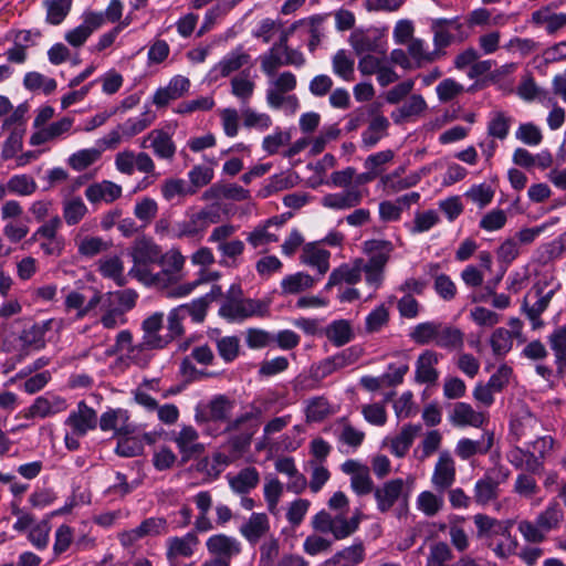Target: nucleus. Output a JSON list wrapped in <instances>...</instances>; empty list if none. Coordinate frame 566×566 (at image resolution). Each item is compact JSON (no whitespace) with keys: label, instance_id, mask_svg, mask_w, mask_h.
<instances>
[{"label":"nucleus","instance_id":"8","mask_svg":"<svg viewBox=\"0 0 566 566\" xmlns=\"http://www.w3.org/2000/svg\"><path fill=\"white\" fill-rule=\"evenodd\" d=\"M114 165L117 171L127 176L138 171L155 179L158 177L155 161L146 151H134L132 149L118 151L115 155Z\"/></svg>","mask_w":566,"mask_h":566},{"label":"nucleus","instance_id":"4","mask_svg":"<svg viewBox=\"0 0 566 566\" xmlns=\"http://www.w3.org/2000/svg\"><path fill=\"white\" fill-rule=\"evenodd\" d=\"M160 252V247L151 239L146 237L137 238L128 251L133 261L129 275L147 285L148 281L153 279V264L159 260Z\"/></svg>","mask_w":566,"mask_h":566},{"label":"nucleus","instance_id":"35","mask_svg":"<svg viewBox=\"0 0 566 566\" xmlns=\"http://www.w3.org/2000/svg\"><path fill=\"white\" fill-rule=\"evenodd\" d=\"M420 181L417 174L401 176L400 174H386L379 179V187L387 196H392L402 190L415 187Z\"/></svg>","mask_w":566,"mask_h":566},{"label":"nucleus","instance_id":"40","mask_svg":"<svg viewBox=\"0 0 566 566\" xmlns=\"http://www.w3.org/2000/svg\"><path fill=\"white\" fill-rule=\"evenodd\" d=\"M365 549L361 543H355L337 552L325 562V566H357L364 560Z\"/></svg>","mask_w":566,"mask_h":566},{"label":"nucleus","instance_id":"16","mask_svg":"<svg viewBox=\"0 0 566 566\" xmlns=\"http://www.w3.org/2000/svg\"><path fill=\"white\" fill-rule=\"evenodd\" d=\"M129 412L125 409H109L102 413L98 426L102 431H113L114 436H128L135 431V424L129 421Z\"/></svg>","mask_w":566,"mask_h":566},{"label":"nucleus","instance_id":"9","mask_svg":"<svg viewBox=\"0 0 566 566\" xmlns=\"http://www.w3.org/2000/svg\"><path fill=\"white\" fill-rule=\"evenodd\" d=\"M377 509L381 512H388L396 503L406 504L409 496L407 482L401 479H392L374 491Z\"/></svg>","mask_w":566,"mask_h":566},{"label":"nucleus","instance_id":"29","mask_svg":"<svg viewBox=\"0 0 566 566\" xmlns=\"http://www.w3.org/2000/svg\"><path fill=\"white\" fill-rule=\"evenodd\" d=\"M476 536L486 542L488 545L511 527L509 521H500L486 514H475L473 517Z\"/></svg>","mask_w":566,"mask_h":566},{"label":"nucleus","instance_id":"18","mask_svg":"<svg viewBox=\"0 0 566 566\" xmlns=\"http://www.w3.org/2000/svg\"><path fill=\"white\" fill-rule=\"evenodd\" d=\"M455 481V462L449 451L439 454L431 476L432 485L440 492L449 489Z\"/></svg>","mask_w":566,"mask_h":566},{"label":"nucleus","instance_id":"20","mask_svg":"<svg viewBox=\"0 0 566 566\" xmlns=\"http://www.w3.org/2000/svg\"><path fill=\"white\" fill-rule=\"evenodd\" d=\"M233 410V401L219 395L212 398L206 406V411H196L195 420L202 424L208 421H228Z\"/></svg>","mask_w":566,"mask_h":566},{"label":"nucleus","instance_id":"48","mask_svg":"<svg viewBox=\"0 0 566 566\" xmlns=\"http://www.w3.org/2000/svg\"><path fill=\"white\" fill-rule=\"evenodd\" d=\"M97 268L102 276L113 280L117 285L125 284L124 263L120 256H104L98 260Z\"/></svg>","mask_w":566,"mask_h":566},{"label":"nucleus","instance_id":"45","mask_svg":"<svg viewBox=\"0 0 566 566\" xmlns=\"http://www.w3.org/2000/svg\"><path fill=\"white\" fill-rule=\"evenodd\" d=\"M388 127L389 120L385 116H375L361 134L363 146L367 149L375 147L387 135Z\"/></svg>","mask_w":566,"mask_h":566},{"label":"nucleus","instance_id":"14","mask_svg":"<svg viewBox=\"0 0 566 566\" xmlns=\"http://www.w3.org/2000/svg\"><path fill=\"white\" fill-rule=\"evenodd\" d=\"M349 42L358 56L370 53H386L388 50L386 36L377 31H354L349 36Z\"/></svg>","mask_w":566,"mask_h":566},{"label":"nucleus","instance_id":"63","mask_svg":"<svg viewBox=\"0 0 566 566\" xmlns=\"http://www.w3.org/2000/svg\"><path fill=\"white\" fill-rule=\"evenodd\" d=\"M160 192L166 201H172L174 199L179 197L193 195L196 192V189L189 187L184 179L169 178L163 182L160 187Z\"/></svg>","mask_w":566,"mask_h":566},{"label":"nucleus","instance_id":"58","mask_svg":"<svg viewBox=\"0 0 566 566\" xmlns=\"http://www.w3.org/2000/svg\"><path fill=\"white\" fill-rule=\"evenodd\" d=\"M368 250L371 252V256L365 264L384 270L392 252L391 242L382 240L370 241L368 242Z\"/></svg>","mask_w":566,"mask_h":566},{"label":"nucleus","instance_id":"49","mask_svg":"<svg viewBox=\"0 0 566 566\" xmlns=\"http://www.w3.org/2000/svg\"><path fill=\"white\" fill-rule=\"evenodd\" d=\"M537 300L534 304L528 305L526 301H524L522 310L526 314L527 318L532 324L533 329H537L543 326V321L541 319V315L547 308L551 298L553 296V291H549L545 294H542V291H537Z\"/></svg>","mask_w":566,"mask_h":566},{"label":"nucleus","instance_id":"31","mask_svg":"<svg viewBox=\"0 0 566 566\" xmlns=\"http://www.w3.org/2000/svg\"><path fill=\"white\" fill-rule=\"evenodd\" d=\"M198 439V431L192 426L184 424L180 427V430L175 433L172 441L176 443L182 459L188 460L195 453H199L203 450Z\"/></svg>","mask_w":566,"mask_h":566},{"label":"nucleus","instance_id":"13","mask_svg":"<svg viewBox=\"0 0 566 566\" xmlns=\"http://www.w3.org/2000/svg\"><path fill=\"white\" fill-rule=\"evenodd\" d=\"M97 424L98 418L96 411L83 400L77 403L76 408L73 409L64 420V426L75 434L86 436L90 431L94 430Z\"/></svg>","mask_w":566,"mask_h":566},{"label":"nucleus","instance_id":"64","mask_svg":"<svg viewBox=\"0 0 566 566\" xmlns=\"http://www.w3.org/2000/svg\"><path fill=\"white\" fill-rule=\"evenodd\" d=\"M10 195L28 197L33 195L38 189L35 179L27 174L13 175L8 180Z\"/></svg>","mask_w":566,"mask_h":566},{"label":"nucleus","instance_id":"33","mask_svg":"<svg viewBox=\"0 0 566 566\" xmlns=\"http://www.w3.org/2000/svg\"><path fill=\"white\" fill-rule=\"evenodd\" d=\"M270 528L266 514L252 513L239 528L240 534L252 545L256 544Z\"/></svg>","mask_w":566,"mask_h":566},{"label":"nucleus","instance_id":"2","mask_svg":"<svg viewBox=\"0 0 566 566\" xmlns=\"http://www.w3.org/2000/svg\"><path fill=\"white\" fill-rule=\"evenodd\" d=\"M268 312L265 302L242 297V290L235 284L230 286L219 308V315L231 323H240L254 316L263 317Z\"/></svg>","mask_w":566,"mask_h":566},{"label":"nucleus","instance_id":"56","mask_svg":"<svg viewBox=\"0 0 566 566\" xmlns=\"http://www.w3.org/2000/svg\"><path fill=\"white\" fill-rule=\"evenodd\" d=\"M513 334L504 328L497 327L489 338L492 353L496 357L506 356L513 348Z\"/></svg>","mask_w":566,"mask_h":566},{"label":"nucleus","instance_id":"43","mask_svg":"<svg viewBox=\"0 0 566 566\" xmlns=\"http://www.w3.org/2000/svg\"><path fill=\"white\" fill-rule=\"evenodd\" d=\"M532 21L537 25H544L546 31L553 34L566 25V13H556L549 7H544L532 13Z\"/></svg>","mask_w":566,"mask_h":566},{"label":"nucleus","instance_id":"11","mask_svg":"<svg viewBox=\"0 0 566 566\" xmlns=\"http://www.w3.org/2000/svg\"><path fill=\"white\" fill-rule=\"evenodd\" d=\"M139 146L151 149L155 157L166 161H171L177 151L172 136L165 129H153L140 139Z\"/></svg>","mask_w":566,"mask_h":566},{"label":"nucleus","instance_id":"12","mask_svg":"<svg viewBox=\"0 0 566 566\" xmlns=\"http://www.w3.org/2000/svg\"><path fill=\"white\" fill-rule=\"evenodd\" d=\"M67 409L66 399L53 392H45L34 399L27 409L24 417L27 419H44L54 417Z\"/></svg>","mask_w":566,"mask_h":566},{"label":"nucleus","instance_id":"27","mask_svg":"<svg viewBox=\"0 0 566 566\" xmlns=\"http://www.w3.org/2000/svg\"><path fill=\"white\" fill-rule=\"evenodd\" d=\"M488 415L475 410L470 403L457 402L450 413V421L455 427L482 428Z\"/></svg>","mask_w":566,"mask_h":566},{"label":"nucleus","instance_id":"19","mask_svg":"<svg viewBox=\"0 0 566 566\" xmlns=\"http://www.w3.org/2000/svg\"><path fill=\"white\" fill-rule=\"evenodd\" d=\"M207 551L214 558H224L227 562L241 553V543L233 536L226 534L211 535L206 542Z\"/></svg>","mask_w":566,"mask_h":566},{"label":"nucleus","instance_id":"36","mask_svg":"<svg viewBox=\"0 0 566 566\" xmlns=\"http://www.w3.org/2000/svg\"><path fill=\"white\" fill-rule=\"evenodd\" d=\"M88 213V208L80 196H69L62 200V222L67 226L78 224Z\"/></svg>","mask_w":566,"mask_h":566},{"label":"nucleus","instance_id":"42","mask_svg":"<svg viewBox=\"0 0 566 566\" xmlns=\"http://www.w3.org/2000/svg\"><path fill=\"white\" fill-rule=\"evenodd\" d=\"M156 115L145 105V111L135 117L127 118L123 124L119 125V129L126 139H129L146 128H148L155 120Z\"/></svg>","mask_w":566,"mask_h":566},{"label":"nucleus","instance_id":"61","mask_svg":"<svg viewBox=\"0 0 566 566\" xmlns=\"http://www.w3.org/2000/svg\"><path fill=\"white\" fill-rule=\"evenodd\" d=\"M77 252L83 258H94L108 249V243L101 237L85 235L76 238Z\"/></svg>","mask_w":566,"mask_h":566},{"label":"nucleus","instance_id":"32","mask_svg":"<svg viewBox=\"0 0 566 566\" xmlns=\"http://www.w3.org/2000/svg\"><path fill=\"white\" fill-rule=\"evenodd\" d=\"M506 459L515 469L530 473H539L544 468L543 461L534 452L518 447L512 448L507 452Z\"/></svg>","mask_w":566,"mask_h":566},{"label":"nucleus","instance_id":"39","mask_svg":"<svg viewBox=\"0 0 566 566\" xmlns=\"http://www.w3.org/2000/svg\"><path fill=\"white\" fill-rule=\"evenodd\" d=\"M326 15L315 14L297 21L300 27H305L308 34V50L315 51L326 34Z\"/></svg>","mask_w":566,"mask_h":566},{"label":"nucleus","instance_id":"5","mask_svg":"<svg viewBox=\"0 0 566 566\" xmlns=\"http://www.w3.org/2000/svg\"><path fill=\"white\" fill-rule=\"evenodd\" d=\"M157 263L160 265L161 270L158 272L153 271V279L148 281L146 286L168 289L184 279L186 258L179 249L171 248L165 253L160 252Z\"/></svg>","mask_w":566,"mask_h":566},{"label":"nucleus","instance_id":"52","mask_svg":"<svg viewBox=\"0 0 566 566\" xmlns=\"http://www.w3.org/2000/svg\"><path fill=\"white\" fill-rule=\"evenodd\" d=\"M50 533V518L45 517L42 518L41 521H36V523L32 527H30L29 532L27 533V538L35 549L44 551L49 546Z\"/></svg>","mask_w":566,"mask_h":566},{"label":"nucleus","instance_id":"55","mask_svg":"<svg viewBox=\"0 0 566 566\" xmlns=\"http://www.w3.org/2000/svg\"><path fill=\"white\" fill-rule=\"evenodd\" d=\"M537 523L546 533L559 526L564 520V512L557 501H551L546 509L541 512L537 517Z\"/></svg>","mask_w":566,"mask_h":566},{"label":"nucleus","instance_id":"3","mask_svg":"<svg viewBox=\"0 0 566 566\" xmlns=\"http://www.w3.org/2000/svg\"><path fill=\"white\" fill-rule=\"evenodd\" d=\"M218 207L208 206L200 210L187 209L185 218L174 223V239L201 240L209 224L220 222Z\"/></svg>","mask_w":566,"mask_h":566},{"label":"nucleus","instance_id":"46","mask_svg":"<svg viewBox=\"0 0 566 566\" xmlns=\"http://www.w3.org/2000/svg\"><path fill=\"white\" fill-rule=\"evenodd\" d=\"M279 228L280 223L271 219L250 232L247 240L254 248L276 242L279 240Z\"/></svg>","mask_w":566,"mask_h":566},{"label":"nucleus","instance_id":"7","mask_svg":"<svg viewBox=\"0 0 566 566\" xmlns=\"http://www.w3.org/2000/svg\"><path fill=\"white\" fill-rule=\"evenodd\" d=\"M199 546L196 532H187L181 536H170L165 541V555L169 566H193V563H182V559L195 555Z\"/></svg>","mask_w":566,"mask_h":566},{"label":"nucleus","instance_id":"62","mask_svg":"<svg viewBox=\"0 0 566 566\" xmlns=\"http://www.w3.org/2000/svg\"><path fill=\"white\" fill-rule=\"evenodd\" d=\"M358 515L346 518L343 513H338L333 516L329 534H332L335 539H343L352 535L358 528Z\"/></svg>","mask_w":566,"mask_h":566},{"label":"nucleus","instance_id":"25","mask_svg":"<svg viewBox=\"0 0 566 566\" xmlns=\"http://www.w3.org/2000/svg\"><path fill=\"white\" fill-rule=\"evenodd\" d=\"M164 325V313L156 312L143 321V345L148 348H163L168 344V338L160 335Z\"/></svg>","mask_w":566,"mask_h":566},{"label":"nucleus","instance_id":"41","mask_svg":"<svg viewBox=\"0 0 566 566\" xmlns=\"http://www.w3.org/2000/svg\"><path fill=\"white\" fill-rule=\"evenodd\" d=\"M493 443L492 434H488L486 441H484V434L481 440H472L469 438H462L455 446V454L462 459L468 460L475 454L486 453Z\"/></svg>","mask_w":566,"mask_h":566},{"label":"nucleus","instance_id":"60","mask_svg":"<svg viewBox=\"0 0 566 566\" xmlns=\"http://www.w3.org/2000/svg\"><path fill=\"white\" fill-rule=\"evenodd\" d=\"M355 61L345 50H338L332 59V67L335 75L344 81H352L355 72Z\"/></svg>","mask_w":566,"mask_h":566},{"label":"nucleus","instance_id":"47","mask_svg":"<svg viewBox=\"0 0 566 566\" xmlns=\"http://www.w3.org/2000/svg\"><path fill=\"white\" fill-rule=\"evenodd\" d=\"M315 279L305 272H296L286 275L281 281L283 294H298L311 290L315 285Z\"/></svg>","mask_w":566,"mask_h":566},{"label":"nucleus","instance_id":"34","mask_svg":"<svg viewBox=\"0 0 566 566\" xmlns=\"http://www.w3.org/2000/svg\"><path fill=\"white\" fill-rule=\"evenodd\" d=\"M120 196L122 187L109 180L90 185L85 190V197L92 203L99 201L113 202Z\"/></svg>","mask_w":566,"mask_h":566},{"label":"nucleus","instance_id":"6","mask_svg":"<svg viewBox=\"0 0 566 566\" xmlns=\"http://www.w3.org/2000/svg\"><path fill=\"white\" fill-rule=\"evenodd\" d=\"M62 218L52 216L33 233L32 239L39 243L40 250L46 256H60L65 249V238L60 234Z\"/></svg>","mask_w":566,"mask_h":566},{"label":"nucleus","instance_id":"15","mask_svg":"<svg viewBox=\"0 0 566 566\" xmlns=\"http://www.w3.org/2000/svg\"><path fill=\"white\" fill-rule=\"evenodd\" d=\"M102 27V17L87 10L82 14V23L69 30L64 40L73 48L83 46L92 33Z\"/></svg>","mask_w":566,"mask_h":566},{"label":"nucleus","instance_id":"37","mask_svg":"<svg viewBox=\"0 0 566 566\" xmlns=\"http://www.w3.org/2000/svg\"><path fill=\"white\" fill-rule=\"evenodd\" d=\"M228 481L231 490L238 494H247L260 481L259 472L253 467L242 469L235 475H228Z\"/></svg>","mask_w":566,"mask_h":566},{"label":"nucleus","instance_id":"17","mask_svg":"<svg viewBox=\"0 0 566 566\" xmlns=\"http://www.w3.org/2000/svg\"><path fill=\"white\" fill-rule=\"evenodd\" d=\"M359 348L349 347L333 356L321 360L315 367V375L317 377H326L342 368L356 363L359 358Z\"/></svg>","mask_w":566,"mask_h":566},{"label":"nucleus","instance_id":"21","mask_svg":"<svg viewBox=\"0 0 566 566\" xmlns=\"http://www.w3.org/2000/svg\"><path fill=\"white\" fill-rule=\"evenodd\" d=\"M101 300V292L95 291L87 300L80 291H69L64 298V307L66 312H75L77 318L90 316L97 308Z\"/></svg>","mask_w":566,"mask_h":566},{"label":"nucleus","instance_id":"26","mask_svg":"<svg viewBox=\"0 0 566 566\" xmlns=\"http://www.w3.org/2000/svg\"><path fill=\"white\" fill-rule=\"evenodd\" d=\"M189 88V78L182 75H175L166 86L156 90L153 95V103L158 107L166 106L169 102L180 98Z\"/></svg>","mask_w":566,"mask_h":566},{"label":"nucleus","instance_id":"44","mask_svg":"<svg viewBox=\"0 0 566 566\" xmlns=\"http://www.w3.org/2000/svg\"><path fill=\"white\" fill-rule=\"evenodd\" d=\"M231 94L240 102L241 107L249 105L253 96L255 83L250 76V72H241L235 75L231 82Z\"/></svg>","mask_w":566,"mask_h":566},{"label":"nucleus","instance_id":"22","mask_svg":"<svg viewBox=\"0 0 566 566\" xmlns=\"http://www.w3.org/2000/svg\"><path fill=\"white\" fill-rule=\"evenodd\" d=\"M440 360V354L434 350L427 349L422 352L416 361L415 379L419 384L432 385L439 378L437 365Z\"/></svg>","mask_w":566,"mask_h":566},{"label":"nucleus","instance_id":"53","mask_svg":"<svg viewBox=\"0 0 566 566\" xmlns=\"http://www.w3.org/2000/svg\"><path fill=\"white\" fill-rule=\"evenodd\" d=\"M240 115L245 128L264 132L272 126V118L269 114L258 112L249 105L240 107Z\"/></svg>","mask_w":566,"mask_h":566},{"label":"nucleus","instance_id":"54","mask_svg":"<svg viewBox=\"0 0 566 566\" xmlns=\"http://www.w3.org/2000/svg\"><path fill=\"white\" fill-rule=\"evenodd\" d=\"M245 244L239 239H232L229 242L217 245L220 254V264L224 266H238L239 258L243 254Z\"/></svg>","mask_w":566,"mask_h":566},{"label":"nucleus","instance_id":"57","mask_svg":"<svg viewBox=\"0 0 566 566\" xmlns=\"http://www.w3.org/2000/svg\"><path fill=\"white\" fill-rule=\"evenodd\" d=\"M436 345L450 350L461 349L463 347V333L454 326L441 323Z\"/></svg>","mask_w":566,"mask_h":566},{"label":"nucleus","instance_id":"50","mask_svg":"<svg viewBox=\"0 0 566 566\" xmlns=\"http://www.w3.org/2000/svg\"><path fill=\"white\" fill-rule=\"evenodd\" d=\"M51 325L50 321L35 323L22 332V344L31 349H42L45 346V334Z\"/></svg>","mask_w":566,"mask_h":566},{"label":"nucleus","instance_id":"28","mask_svg":"<svg viewBox=\"0 0 566 566\" xmlns=\"http://www.w3.org/2000/svg\"><path fill=\"white\" fill-rule=\"evenodd\" d=\"M331 252L321 248L317 242L306 243L300 256L302 264L314 269L323 276L329 270Z\"/></svg>","mask_w":566,"mask_h":566},{"label":"nucleus","instance_id":"38","mask_svg":"<svg viewBox=\"0 0 566 566\" xmlns=\"http://www.w3.org/2000/svg\"><path fill=\"white\" fill-rule=\"evenodd\" d=\"M325 336L336 347H342L353 340L355 334L347 319H335L325 327Z\"/></svg>","mask_w":566,"mask_h":566},{"label":"nucleus","instance_id":"24","mask_svg":"<svg viewBox=\"0 0 566 566\" xmlns=\"http://www.w3.org/2000/svg\"><path fill=\"white\" fill-rule=\"evenodd\" d=\"M421 431L420 424L407 423L394 437H387L384 441L390 452L397 458H403L411 448L415 439Z\"/></svg>","mask_w":566,"mask_h":566},{"label":"nucleus","instance_id":"59","mask_svg":"<svg viewBox=\"0 0 566 566\" xmlns=\"http://www.w3.org/2000/svg\"><path fill=\"white\" fill-rule=\"evenodd\" d=\"M427 108L424 98L419 94L411 95L391 116L395 122L422 114Z\"/></svg>","mask_w":566,"mask_h":566},{"label":"nucleus","instance_id":"1","mask_svg":"<svg viewBox=\"0 0 566 566\" xmlns=\"http://www.w3.org/2000/svg\"><path fill=\"white\" fill-rule=\"evenodd\" d=\"M137 297V293L133 290L101 293L97 307L103 327L113 329L124 325L126 313L136 305Z\"/></svg>","mask_w":566,"mask_h":566},{"label":"nucleus","instance_id":"51","mask_svg":"<svg viewBox=\"0 0 566 566\" xmlns=\"http://www.w3.org/2000/svg\"><path fill=\"white\" fill-rule=\"evenodd\" d=\"M499 483L492 478L484 476L474 484V501L478 505L486 506L497 499Z\"/></svg>","mask_w":566,"mask_h":566},{"label":"nucleus","instance_id":"10","mask_svg":"<svg viewBox=\"0 0 566 566\" xmlns=\"http://www.w3.org/2000/svg\"><path fill=\"white\" fill-rule=\"evenodd\" d=\"M251 56L244 48L242 45H238L210 69L207 74V80L210 83H216L220 78L227 77L249 64Z\"/></svg>","mask_w":566,"mask_h":566},{"label":"nucleus","instance_id":"30","mask_svg":"<svg viewBox=\"0 0 566 566\" xmlns=\"http://www.w3.org/2000/svg\"><path fill=\"white\" fill-rule=\"evenodd\" d=\"M361 272L363 260H356L354 263H343L331 272L324 290L342 284L354 285L360 281Z\"/></svg>","mask_w":566,"mask_h":566},{"label":"nucleus","instance_id":"23","mask_svg":"<svg viewBox=\"0 0 566 566\" xmlns=\"http://www.w3.org/2000/svg\"><path fill=\"white\" fill-rule=\"evenodd\" d=\"M364 198V191L357 187H349L343 191L325 195L321 203L332 210H347L359 206Z\"/></svg>","mask_w":566,"mask_h":566}]
</instances>
